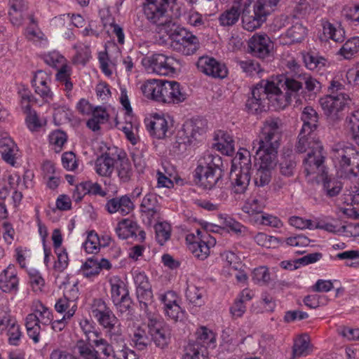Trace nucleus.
Segmentation results:
<instances>
[{
	"instance_id": "nucleus-1",
	"label": "nucleus",
	"mask_w": 359,
	"mask_h": 359,
	"mask_svg": "<svg viewBox=\"0 0 359 359\" xmlns=\"http://www.w3.org/2000/svg\"><path fill=\"white\" fill-rule=\"evenodd\" d=\"M281 137V119L269 118L264 122L257 138L252 142V150L259 160V165L254 177L255 186L263 187L270 183L272 171L276 165Z\"/></svg>"
},
{
	"instance_id": "nucleus-2",
	"label": "nucleus",
	"mask_w": 359,
	"mask_h": 359,
	"mask_svg": "<svg viewBox=\"0 0 359 359\" xmlns=\"http://www.w3.org/2000/svg\"><path fill=\"white\" fill-rule=\"evenodd\" d=\"M222 158L218 155L206 152L198 160L195 170L196 182L199 186L205 189L223 186L222 178L224 175L221 168Z\"/></svg>"
},
{
	"instance_id": "nucleus-3",
	"label": "nucleus",
	"mask_w": 359,
	"mask_h": 359,
	"mask_svg": "<svg viewBox=\"0 0 359 359\" xmlns=\"http://www.w3.org/2000/svg\"><path fill=\"white\" fill-rule=\"evenodd\" d=\"M344 86L338 81H332L328 87L329 95L320 98V104L325 114L334 120L339 118V113L344 110L349 97L342 92Z\"/></svg>"
},
{
	"instance_id": "nucleus-4",
	"label": "nucleus",
	"mask_w": 359,
	"mask_h": 359,
	"mask_svg": "<svg viewBox=\"0 0 359 359\" xmlns=\"http://www.w3.org/2000/svg\"><path fill=\"white\" fill-rule=\"evenodd\" d=\"M176 0H145L143 3V13L146 18L161 30L174 25V20L168 15V7Z\"/></svg>"
},
{
	"instance_id": "nucleus-5",
	"label": "nucleus",
	"mask_w": 359,
	"mask_h": 359,
	"mask_svg": "<svg viewBox=\"0 0 359 359\" xmlns=\"http://www.w3.org/2000/svg\"><path fill=\"white\" fill-rule=\"evenodd\" d=\"M208 130L205 119L196 118L185 121L176 134V143L180 146L191 145L201 141Z\"/></svg>"
},
{
	"instance_id": "nucleus-6",
	"label": "nucleus",
	"mask_w": 359,
	"mask_h": 359,
	"mask_svg": "<svg viewBox=\"0 0 359 359\" xmlns=\"http://www.w3.org/2000/svg\"><path fill=\"white\" fill-rule=\"evenodd\" d=\"M196 341L186 347V355L191 359H208L207 348L214 345L215 333L205 327H201L196 332Z\"/></svg>"
},
{
	"instance_id": "nucleus-7",
	"label": "nucleus",
	"mask_w": 359,
	"mask_h": 359,
	"mask_svg": "<svg viewBox=\"0 0 359 359\" xmlns=\"http://www.w3.org/2000/svg\"><path fill=\"white\" fill-rule=\"evenodd\" d=\"M142 64L147 69L163 76L175 74L180 67L179 60L161 53H154L144 57Z\"/></svg>"
},
{
	"instance_id": "nucleus-8",
	"label": "nucleus",
	"mask_w": 359,
	"mask_h": 359,
	"mask_svg": "<svg viewBox=\"0 0 359 359\" xmlns=\"http://www.w3.org/2000/svg\"><path fill=\"white\" fill-rule=\"evenodd\" d=\"M90 312L98 324L104 329L111 330L119 329L118 320L104 300L95 298L90 304Z\"/></svg>"
},
{
	"instance_id": "nucleus-9",
	"label": "nucleus",
	"mask_w": 359,
	"mask_h": 359,
	"mask_svg": "<svg viewBox=\"0 0 359 359\" xmlns=\"http://www.w3.org/2000/svg\"><path fill=\"white\" fill-rule=\"evenodd\" d=\"M197 237L194 234H189L186 241L189 243V250L200 259H205L210 254V249L216 244V238L207 232L202 233L199 229L196 230Z\"/></svg>"
},
{
	"instance_id": "nucleus-10",
	"label": "nucleus",
	"mask_w": 359,
	"mask_h": 359,
	"mask_svg": "<svg viewBox=\"0 0 359 359\" xmlns=\"http://www.w3.org/2000/svg\"><path fill=\"white\" fill-rule=\"evenodd\" d=\"M146 314L148 318V332L151 340L157 347L161 349L166 348L170 340L168 329L163 326V323L158 315L151 311H148Z\"/></svg>"
},
{
	"instance_id": "nucleus-11",
	"label": "nucleus",
	"mask_w": 359,
	"mask_h": 359,
	"mask_svg": "<svg viewBox=\"0 0 359 359\" xmlns=\"http://www.w3.org/2000/svg\"><path fill=\"white\" fill-rule=\"evenodd\" d=\"M133 277L140 309L147 313L150 311L149 307L153 302L154 295L151 285L147 276L143 271L137 270L133 271Z\"/></svg>"
},
{
	"instance_id": "nucleus-12",
	"label": "nucleus",
	"mask_w": 359,
	"mask_h": 359,
	"mask_svg": "<svg viewBox=\"0 0 359 359\" xmlns=\"http://www.w3.org/2000/svg\"><path fill=\"white\" fill-rule=\"evenodd\" d=\"M74 348L77 351L78 358L66 351L56 349L51 353L50 359H102L98 351L95 348L90 341L79 339L76 341Z\"/></svg>"
},
{
	"instance_id": "nucleus-13",
	"label": "nucleus",
	"mask_w": 359,
	"mask_h": 359,
	"mask_svg": "<svg viewBox=\"0 0 359 359\" xmlns=\"http://www.w3.org/2000/svg\"><path fill=\"white\" fill-rule=\"evenodd\" d=\"M111 298L114 304L120 312H126L130 309L132 299L126 289L124 282L118 276L110 278Z\"/></svg>"
},
{
	"instance_id": "nucleus-14",
	"label": "nucleus",
	"mask_w": 359,
	"mask_h": 359,
	"mask_svg": "<svg viewBox=\"0 0 359 359\" xmlns=\"http://www.w3.org/2000/svg\"><path fill=\"white\" fill-rule=\"evenodd\" d=\"M356 151L353 147L343 142L333 145L331 150V158L338 173H340L343 168H347L351 162V158H353V155L356 154Z\"/></svg>"
},
{
	"instance_id": "nucleus-15",
	"label": "nucleus",
	"mask_w": 359,
	"mask_h": 359,
	"mask_svg": "<svg viewBox=\"0 0 359 359\" xmlns=\"http://www.w3.org/2000/svg\"><path fill=\"white\" fill-rule=\"evenodd\" d=\"M264 86L268 88L266 92L269 103L276 109H283L289 105L292 97L286 91L283 93L280 88L273 81H264Z\"/></svg>"
},
{
	"instance_id": "nucleus-16",
	"label": "nucleus",
	"mask_w": 359,
	"mask_h": 359,
	"mask_svg": "<svg viewBox=\"0 0 359 359\" xmlns=\"http://www.w3.org/2000/svg\"><path fill=\"white\" fill-rule=\"evenodd\" d=\"M196 66L200 72L213 78L223 79L228 74L224 64L208 56L201 57L197 61Z\"/></svg>"
},
{
	"instance_id": "nucleus-17",
	"label": "nucleus",
	"mask_w": 359,
	"mask_h": 359,
	"mask_svg": "<svg viewBox=\"0 0 359 359\" xmlns=\"http://www.w3.org/2000/svg\"><path fill=\"white\" fill-rule=\"evenodd\" d=\"M248 52L254 57L265 59L269 57L272 48L270 38L265 34H254L248 42Z\"/></svg>"
},
{
	"instance_id": "nucleus-18",
	"label": "nucleus",
	"mask_w": 359,
	"mask_h": 359,
	"mask_svg": "<svg viewBox=\"0 0 359 359\" xmlns=\"http://www.w3.org/2000/svg\"><path fill=\"white\" fill-rule=\"evenodd\" d=\"M116 233L120 239L134 238L139 242H143L146 233L141 229L137 222L129 219H123L119 222L116 227Z\"/></svg>"
},
{
	"instance_id": "nucleus-19",
	"label": "nucleus",
	"mask_w": 359,
	"mask_h": 359,
	"mask_svg": "<svg viewBox=\"0 0 359 359\" xmlns=\"http://www.w3.org/2000/svg\"><path fill=\"white\" fill-rule=\"evenodd\" d=\"M146 126L151 135L157 139H163L169 131L171 121L169 116L155 114L146 121Z\"/></svg>"
},
{
	"instance_id": "nucleus-20",
	"label": "nucleus",
	"mask_w": 359,
	"mask_h": 359,
	"mask_svg": "<svg viewBox=\"0 0 359 359\" xmlns=\"http://www.w3.org/2000/svg\"><path fill=\"white\" fill-rule=\"evenodd\" d=\"M267 87L264 86V80L257 83L252 90V97L246 101V108L252 114H258L264 109V102L267 100Z\"/></svg>"
},
{
	"instance_id": "nucleus-21",
	"label": "nucleus",
	"mask_w": 359,
	"mask_h": 359,
	"mask_svg": "<svg viewBox=\"0 0 359 359\" xmlns=\"http://www.w3.org/2000/svg\"><path fill=\"white\" fill-rule=\"evenodd\" d=\"M325 158L323 146L318 149H311L308 151L306 158L304 160V172L306 175L323 172V163Z\"/></svg>"
},
{
	"instance_id": "nucleus-22",
	"label": "nucleus",
	"mask_w": 359,
	"mask_h": 359,
	"mask_svg": "<svg viewBox=\"0 0 359 359\" xmlns=\"http://www.w3.org/2000/svg\"><path fill=\"white\" fill-rule=\"evenodd\" d=\"M118 158V154L111 152L110 149L103 153L95 161L96 172L102 177H110Z\"/></svg>"
},
{
	"instance_id": "nucleus-23",
	"label": "nucleus",
	"mask_w": 359,
	"mask_h": 359,
	"mask_svg": "<svg viewBox=\"0 0 359 359\" xmlns=\"http://www.w3.org/2000/svg\"><path fill=\"white\" fill-rule=\"evenodd\" d=\"M160 210L157 196L153 193L146 194L140 204V210L142 215L147 218L148 224H151L154 220L158 218Z\"/></svg>"
},
{
	"instance_id": "nucleus-24",
	"label": "nucleus",
	"mask_w": 359,
	"mask_h": 359,
	"mask_svg": "<svg viewBox=\"0 0 359 359\" xmlns=\"http://www.w3.org/2000/svg\"><path fill=\"white\" fill-rule=\"evenodd\" d=\"M109 334L111 342L103 349L102 354L105 359H118L125 344V340L120 329L111 330Z\"/></svg>"
},
{
	"instance_id": "nucleus-25",
	"label": "nucleus",
	"mask_w": 359,
	"mask_h": 359,
	"mask_svg": "<svg viewBox=\"0 0 359 359\" xmlns=\"http://www.w3.org/2000/svg\"><path fill=\"white\" fill-rule=\"evenodd\" d=\"M32 83L35 88V92L39 95L43 100L46 102L53 100V93L50 87L51 79L47 74L43 71H39L35 74Z\"/></svg>"
},
{
	"instance_id": "nucleus-26",
	"label": "nucleus",
	"mask_w": 359,
	"mask_h": 359,
	"mask_svg": "<svg viewBox=\"0 0 359 359\" xmlns=\"http://www.w3.org/2000/svg\"><path fill=\"white\" fill-rule=\"evenodd\" d=\"M134 207L131 198L127 195L113 198L109 200L105 205V208L109 213L119 212L123 216L131 212Z\"/></svg>"
},
{
	"instance_id": "nucleus-27",
	"label": "nucleus",
	"mask_w": 359,
	"mask_h": 359,
	"mask_svg": "<svg viewBox=\"0 0 359 359\" xmlns=\"http://www.w3.org/2000/svg\"><path fill=\"white\" fill-rule=\"evenodd\" d=\"M322 146L321 142L316 138L315 132L301 130L295 150L298 153H304L311 149H318Z\"/></svg>"
},
{
	"instance_id": "nucleus-28",
	"label": "nucleus",
	"mask_w": 359,
	"mask_h": 359,
	"mask_svg": "<svg viewBox=\"0 0 359 359\" xmlns=\"http://www.w3.org/2000/svg\"><path fill=\"white\" fill-rule=\"evenodd\" d=\"M18 278L14 265L9 264L0 274V289L4 292L18 290Z\"/></svg>"
},
{
	"instance_id": "nucleus-29",
	"label": "nucleus",
	"mask_w": 359,
	"mask_h": 359,
	"mask_svg": "<svg viewBox=\"0 0 359 359\" xmlns=\"http://www.w3.org/2000/svg\"><path fill=\"white\" fill-rule=\"evenodd\" d=\"M0 152L2 158L10 165L14 166L19 156V149L11 137H4L0 140Z\"/></svg>"
},
{
	"instance_id": "nucleus-30",
	"label": "nucleus",
	"mask_w": 359,
	"mask_h": 359,
	"mask_svg": "<svg viewBox=\"0 0 359 359\" xmlns=\"http://www.w3.org/2000/svg\"><path fill=\"white\" fill-rule=\"evenodd\" d=\"M171 40L170 46L173 50L182 44V42L187 41L189 38L193 39L194 35L184 27H180L174 20V25L169 26V28L164 30Z\"/></svg>"
},
{
	"instance_id": "nucleus-31",
	"label": "nucleus",
	"mask_w": 359,
	"mask_h": 359,
	"mask_svg": "<svg viewBox=\"0 0 359 359\" xmlns=\"http://www.w3.org/2000/svg\"><path fill=\"white\" fill-rule=\"evenodd\" d=\"M116 171L121 183L130 182L133 175V169L130 160L121 154H118V158L116 164Z\"/></svg>"
},
{
	"instance_id": "nucleus-32",
	"label": "nucleus",
	"mask_w": 359,
	"mask_h": 359,
	"mask_svg": "<svg viewBox=\"0 0 359 359\" xmlns=\"http://www.w3.org/2000/svg\"><path fill=\"white\" fill-rule=\"evenodd\" d=\"M90 114L92 117L87 121L86 126L93 132L99 131L100 125L109 121V114L102 107H95Z\"/></svg>"
},
{
	"instance_id": "nucleus-33",
	"label": "nucleus",
	"mask_w": 359,
	"mask_h": 359,
	"mask_svg": "<svg viewBox=\"0 0 359 359\" xmlns=\"http://www.w3.org/2000/svg\"><path fill=\"white\" fill-rule=\"evenodd\" d=\"M303 126L301 130L315 132L318 128V114L311 107H306L301 115Z\"/></svg>"
},
{
	"instance_id": "nucleus-34",
	"label": "nucleus",
	"mask_w": 359,
	"mask_h": 359,
	"mask_svg": "<svg viewBox=\"0 0 359 359\" xmlns=\"http://www.w3.org/2000/svg\"><path fill=\"white\" fill-rule=\"evenodd\" d=\"M72 72V67L65 63L58 68L55 75L56 80L63 86V90L67 93V97H69L73 89V83L71 81Z\"/></svg>"
},
{
	"instance_id": "nucleus-35",
	"label": "nucleus",
	"mask_w": 359,
	"mask_h": 359,
	"mask_svg": "<svg viewBox=\"0 0 359 359\" xmlns=\"http://www.w3.org/2000/svg\"><path fill=\"white\" fill-rule=\"evenodd\" d=\"M243 28L249 32H253L257 28H259L261 25L266 20L265 18L257 13L253 9V13H244L241 15Z\"/></svg>"
},
{
	"instance_id": "nucleus-36",
	"label": "nucleus",
	"mask_w": 359,
	"mask_h": 359,
	"mask_svg": "<svg viewBox=\"0 0 359 359\" xmlns=\"http://www.w3.org/2000/svg\"><path fill=\"white\" fill-rule=\"evenodd\" d=\"M241 11H239V5L233 4L232 6L222 12L218 21L222 27H231L234 25L239 20Z\"/></svg>"
},
{
	"instance_id": "nucleus-37",
	"label": "nucleus",
	"mask_w": 359,
	"mask_h": 359,
	"mask_svg": "<svg viewBox=\"0 0 359 359\" xmlns=\"http://www.w3.org/2000/svg\"><path fill=\"white\" fill-rule=\"evenodd\" d=\"M313 351L310 344L309 337L304 334L297 337L294 342L292 347L293 358L306 356Z\"/></svg>"
},
{
	"instance_id": "nucleus-38",
	"label": "nucleus",
	"mask_w": 359,
	"mask_h": 359,
	"mask_svg": "<svg viewBox=\"0 0 359 359\" xmlns=\"http://www.w3.org/2000/svg\"><path fill=\"white\" fill-rule=\"evenodd\" d=\"M55 309L58 313H65L66 318H71L77 309V304L74 299L68 298L65 294L56 302Z\"/></svg>"
},
{
	"instance_id": "nucleus-39",
	"label": "nucleus",
	"mask_w": 359,
	"mask_h": 359,
	"mask_svg": "<svg viewBox=\"0 0 359 359\" xmlns=\"http://www.w3.org/2000/svg\"><path fill=\"white\" fill-rule=\"evenodd\" d=\"M306 28L302 24L297 22L291 26L285 33L286 43H301L306 36Z\"/></svg>"
},
{
	"instance_id": "nucleus-40",
	"label": "nucleus",
	"mask_w": 359,
	"mask_h": 359,
	"mask_svg": "<svg viewBox=\"0 0 359 359\" xmlns=\"http://www.w3.org/2000/svg\"><path fill=\"white\" fill-rule=\"evenodd\" d=\"M162 80L150 79L145 81L141 86L143 95L151 100L159 102Z\"/></svg>"
},
{
	"instance_id": "nucleus-41",
	"label": "nucleus",
	"mask_w": 359,
	"mask_h": 359,
	"mask_svg": "<svg viewBox=\"0 0 359 359\" xmlns=\"http://www.w3.org/2000/svg\"><path fill=\"white\" fill-rule=\"evenodd\" d=\"M33 311L29 315H35L42 327L50 325L53 320L52 311L40 302L34 304Z\"/></svg>"
},
{
	"instance_id": "nucleus-42",
	"label": "nucleus",
	"mask_w": 359,
	"mask_h": 359,
	"mask_svg": "<svg viewBox=\"0 0 359 359\" xmlns=\"http://www.w3.org/2000/svg\"><path fill=\"white\" fill-rule=\"evenodd\" d=\"M265 207V201L263 198L257 196L248 199L242 208L244 212L249 215L255 216V219L258 215L263 213Z\"/></svg>"
},
{
	"instance_id": "nucleus-43",
	"label": "nucleus",
	"mask_w": 359,
	"mask_h": 359,
	"mask_svg": "<svg viewBox=\"0 0 359 359\" xmlns=\"http://www.w3.org/2000/svg\"><path fill=\"white\" fill-rule=\"evenodd\" d=\"M238 165L243 173L250 174L252 168L251 156L246 149H240L233 160V166Z\"/></svg>"
},
{
	"instance_id": "nucleus-44",
	"label": "nucleus",
	"mask_w": 359,
	"mask_h": 359,
	"mask_svg": "<svg viewBox=\"0 0 359 359\" xmlns=\"http://www.w3.org/2000/svg\"><path fill=\"white\" fill-rule=\"evenodd\" d=\"M359 52V37H353L344 43L337 55L344 59L350 60Z\"/></svg>"
},
{
	"instance_id": "nucleus-45",
	"label": "nucleus",
	"mask_w": 359,
	"mask_h": 359,
	"mask_svg": "<svg viewBox=\"0 0 359 359\" xmlns=\"http://www.w3.org/2000/svg\"><path fill=\"white\" fill-rule=\"evenodd\" d=\"M8 182L9 184V187H8L9 191L11 189L14 190L12 196L14 203L15 204L20 203L22 198V194L20 191H18V189L22 190L23 187H25L24 181H22L21 178L18 175L14 174L10 175L8 177Z\"/></svg>"
},
{
	"instance_id": "nucleus-46",
	"label": "nucleus",
	"mask_w": 359,
	"mask_h": 359,
	"mask_svg": "<svg viewBox=\"0 0 359 359\" xmlns=\"http://www.w3.org/2000/svg\"><path fill=\"white\" fill-rule=\"evenodd\" d=\"M323 33L335 42L341 43L345 39V32L340 26H334L328 21L323 23Z\"/></svg>"
},
{
	"instance_id": "nucleus-47",
	"label": "nucleus",
	"mask_w": 359,
	"mask_h": 359,
	"mask_svg": "<svg viewBox=\"0 0 359 359\" xmlns=\"http://www.w3.org/2000/svg\"><path fill=\"white\" fill-rule=\"evenodd\" d=\"M280 0H255L253 9L266 19L275 11Z\"/></svg>"
},
{
	"instance_id": "nucleus-48",
	"label": "nucleus",
	"mask_w": 359,
	"mask_h": 359,
	"mask_svg": "<svg viewBox=\"0 0 359 359\" xmlns=\"http://www.w3.org/2000/svg\"><path fill=\"white\" fill-rule=\"evenodd\" d=\"M131 340L133 346L140 351L146 349L151 343L145 330L140 327L134 330Z\"/></svg>"
},
{
	"instance_id": "nucleus-49",
	"label": "nucleus",
	"mask_w": 359,
	"mask_h": 359,
	"mask_svg": "<svg viewBox=\"0 0 359 359\" xmlns=\"http://www.w3.org/2000/svg\"><path fill=\"white\" fill-rule=\"evenodd\" d=\"M251 175L238 172L236 175V178L232 180V191L236 194L245 193L250 181Z\"/></svg>"
},
{
	"instance_id": "nucleus-50",
	"label": "nucleus",
	"mask_w": 359,
	"mask_h": 359,
	"mask_svg": "<svg viewBox=\"0 0 359 359\" xmlns=\"http://www.w3.org/2000/svg\"><path fill=\"white\" fill-rule=\"evenodd\" d=\"M288 154H284V156L279 164L280 172L282 175L290 177L294 175L296 161L294 157L292 155V151H289Z\"/></svg>"
},
{
	"instance_id": "nucleus-51",
	"label": "nucleus",
	"mask_w": 359,
	"mask_h": 359,
	"mask_svg": "<svg viewBox=\"0 0 359 359\" xmlns=\"http://www.w3.org/2000/svg\"><path fill=\"white\" fill-rule=\"evenodd\" d=\"M281 87L292 97L295 98L298 95L299 91L302 90V80L298 79V75L294 77H286L284 83L281 84Z\"/></svg>"
},
{
	"instance_id": "nucleus-52",
	"label": "nucleus",
	"mask_w": 359,
	"mask_h": 359,
	"mask_svg": "<svg viewBox=\"0 0 359 359\" xmlns=\"http://www.w3.org/2000/svg\"><path fill=\"white\" fill-rule=\"evenodd\" d=\"M346 123L351 139L359 144V109L347 116Z\"/></svg>"
},
{
	"instance_id": "nucleus-53",
	"label": "nucleus",
	"mask_w": 359,
	"mask_h": 359,
	"mask_svg": "<svg viewBox=\"0 0 359 359\" xmlns=\"http://www.w3.org/2000/svg\"><path fill=\"white\" fill-rule=\"evenodd\" d=\"M347 168H344L340 172L341 177L348 178L350 180L359 178V153L353 155V158H351V162Z\"/></svg>"
},
{
	"instance_id": "nucleus-54",
	"label": "nucleus",
	"mask_w": 359,
	"mask_h": 359,
	"mask_svg": "<svg viewBox=\"0 0 359 359\" xmlns=\"http://www.w3.org/2000/svg\"><path fill=\"white\" fill-rule=\"evenodd\" d=\"M5 330H7L9 344L15 346L18 345L22 335L20 325L14 320L8 318Z\"/></svg>"
},
{
	"instance_id": "nucleus-55",
	"label": "nucleus",
	"mask_w": 359,
	"mask_h": 359,
	"mask_svg": "<svg viewBox=\"0 0 359 359\" xmlns=\"http://www.w3.org/2000/svg\"><path fill=\"white\" fill-rule=\"evenodd\" d=\"M189 38L187 41L182 42V44L176 47L175 50L181 53L184 55H191L194 54L200 48V42L198 37L195 35Z\"/></svg>"
},
{
	"instance_id": "nucleus-56",
	"label": "nucleus",
	"mask_w": 359,
	"mask_h": 359,
	"mask_svg": "<svg viewBox=\"0 0 359 359\" xmlns=\"http://www.w3.org/2000/svg\"><path fill=\"white\" fill-rule=\"evenodd\" d=\"M171 91L170 104H177L184 102L187 98L186 90L175 81H171Z\"/></svg>"
},
{
	"instance_id": "nucleus-57",
	"label": "nucleus",
	"mask_w": 359,
	"mask_h": 359,
	"mask_svg": "<svg viewBox=\"0 0 359 359\" xmlns=\"http://www.w3.org/2000/svg\"><path fill=\"white\" fill-rule=\"evenodd\" d=\"M203 290L196 287L195 285H189L186 290V297L187 300L195 306H201L203 304Z\"/></svg>"
},
{
	"instance_id": "nucleus-58",
	"label": "nucleus",
	"mask_w": 359,
	"mask_h": 359,
	"mask_svg": "<svg viewBox=\"0 0 359 359\" xmlns=\"http://www.w3.org/2000/svg\"><path fill=\"white\" fill-rule=\"evenodd\" d=\"M156 238L157 242L163 245L170 238L171 226L167 222H158L155 226Z\"/></svg>"
},
{
	"instance_id": "nucleus-59",
	"label": "nucleus",
	"mask_w": 359,
	"mask_h": 359,
	"mask_svg": "<svg viewBox=\"0 0 359 359\" xmlns=\"http://www.w3.org/2000/svg\"><path fill=\"white\" fill-rule=\"evenodd\" d=\"M238 64L242 71L249 76L258 75L263 71L259 63L253 60H240Z\"/></svg>"
},
{
	"instance_id": "nucleus-60",
	"label": "nucleus",
	"mask_w": 359,
	"mask_h": 359,
	"mask_svg": "<svg viewBox=\"0 0 359 359\" xmlns=\"http://www.w3.org/2000/svg\"><path fill=\"white\" fill-rule=\"evenodd\" d=\"M79 325L86 337L85 340L86 341H90L92 340L91 335H93L95 337H99L101 332L96 328L95 323L91 320L87 318L81 320Z\"/></svg>"
},
{
	"instance_id": "nucleus-61",
	"label": "nucleus",
	"mask_w": 359,
	"mask_h": 359,
	"mask_svg": "<svg viewBox=\"0 0 359 359\" xmlns=\"http://www.w3.org/2000/svg\"><path fill=\"white\" fill-rule=\"evenodd\" d=\"M342 188L341 183L335 179L325 177L323 180V189L330 197H334L339 194Z\"/></svg>"
},
{
	"instance_id": "nucleus-62",
	"label": "nucleus",
	"mask_w": 359,
	"mask_h": 359,
	"mask_svg": "<svg viewBox=\"0 0 359 359\" xmlns=\"http://www.w3.org/2000/svg\"><path fill=\"white\" fill-rule=\"evenodd\" d=\"M81 272L83 276L86 278H92L97 276L100 272V267L98 266V261L92 258H89L83 264Z\"/></svg>"
},
{
	"instance_id": "nucleus-63",
	"label": "nucleus",
	"mask_w": 359,
	"mask_h": 359,
	"mask_svg": "<svg viewBox=\"0 0 359 359\" xmlns=\"http://www.w3.org/2000/svg\"><path fill=\"white\" fill-rule=\"evenodd\" d=\"M100 239L93 231L89 232L87 238L83 243V248L87 253H97L100 250Z\"/></svg>"
},
{
	"instance_id": "nucleus-64",
	"label": "nucleus",
	"mask_w": 359,
	"mask_h": 359,
	"mask_svg": "<svg viewBox=\"0 0 359 359\" xmlns=\"http://www.w3.org/2000/svg\"><path fill=\"white\" fill-rule=\"evenodd\" d=\"M216 147L222 153L231 155L234 151V141L230 135L223 133L221 141L216 144Z\"/></svg>"
}]
</instances>
